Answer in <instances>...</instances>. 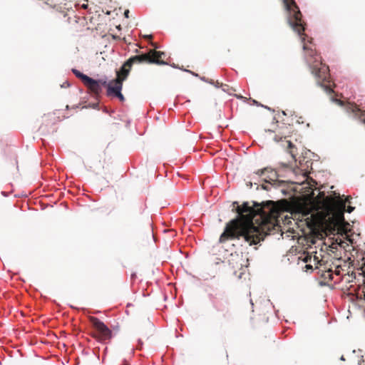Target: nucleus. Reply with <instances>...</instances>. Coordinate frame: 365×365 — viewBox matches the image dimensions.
Segmentation results:
<instances>
[{
	"instance_id": "nucleus-1",
	"label": "nucleus",
	"mask_w": 365,
	"mask_h": 365,
	"mask_svg": "<svg viewBox=\"0 0 365 365\" xmlns=\"http://www.w3.org/2000/svg\"><path fill=\"white\" fill-rule=\"evenodd\" d=\"M236 211L238 217L226 224L220 237V243L243 238L250 246L257 245L279 223L284 210L277 203L268 201L262 205L255 204L254 207L244 202L237 207Z\"/></svg>"
},
{
	"instance_id": "nucleus-2",
	"label": "nucleus",
	"mask_w": 365,
	"mask_h": 365,
	"mask_svg": "<svg viewBox=\"0 0 365 365\" xmlns=\"http://www.w3.org/2000/svg\"><path fill=\"white\" fill-rule=\"evenodd\" d=\"M334 197L325 196L324 192H320L315 198L317 209H321L324 212L322 220L331 232L339 230L343 227L345 204L350 203L349 197L343 200L339 194L334 192Z\"/></svg>"
},
{
	"instance_id": "nucleus-3",
	"label": "nucleus",
	"mask_w": 365,
	"mask_h": 365,
	"mask_svg": "<svg viewBox=\"0 0 365 365\" xmlns=\"http://www.w3.org/2000/svg\"><path fill=\"white\" fill-rule=\"evenodd\" d=\"M165 56V53L163 51L150 49L146 53L130 57L125 61V66H128V68H131V66L135 63H155L158 65H165L167 64V63L163 60Z\"/></svg>"
},
{
	"instance_id": "nucleus-4",
	"label": "nucleus",
	"mask_w": 365,
	"mask_h": 365,
	"mask_svg": "<svg viewBox=\"0 0 365 365\" xmlns=\"http://www.w3.org/2000/svg\"><path fill=\"white\" fill-rule=\"evenodd\" d=\"M90 323L95 329V332L91 335L100 341L109 340L112 337L111 330L99 319L95 317H89Z\"/></svg>"
},
{
	"instance_id": "nucleus-5",
	"label": "nucleus",
	"mask_w": 365,
	"mask_h": 365,
	"mask_svg": "<svg viewBox=\"0 0 365 365\" xmlns=\"http://www.w3.org/2000/svg\"><path fill=\"white\" fill-rule=\"evenodd\" d=\"M105 87L107 88V96H115L118 98L120 101H124L125 98L121 93L123 83L120 79H115L108 83L107 82V85Z\"/></svg>"
},
{
	"instance_id": "nucleus-6",
	"label": "nucleus",
	"mask_w": 365,
	"mask_h": 365,
	"mask_svg": "<svg viewBox=\"0 0 365 365\" xmlns=\"http://www.w3.org/2000/svg\"><path fill=\"white\" fill-rule=\"evenodd\" d=\"M83 84L92 95L97 97L102 92L101 86L107 85V81L103 79L94 80L88 77Z\"/></svg>"
},
{
	"instance_id": "nucleus-7",
	"label": "nucleus",
	"mask_w": 365,
	"mask_h": 365,
	"mask_svg": "<svg viewBox=\"0 0 365 365\" xmlns=\"http://www.w3.org/2000/svg\"><path fill=\"white\" fill-rule=\"evenodd\" d=\"M284 138L285 140H284L285 144L284 145V146L286 147L287 151L288 152V153L290 154L292 160L289 161L287 163L282 162L279 164L282 168H292V162L296 161V155H297V149L296 146L290 140H286L285 137Z\"/></svg>"
},
{
	"instance_id": "nucleus-8",
	"label": "nucleus",
	"mask_w": 365,
	"mask_h": 365,
	"mask_svg": "<svg viewBox=\"0 0 365 365\" xmlns=\"http://www.w3.org/2000/svg\"><path fill=\"white\" fill-rule=\"evenodd\" d=\"M346 109L348 113H353L354 116L365 124V111L361 110L356 104L349 103Z\"/></svg>"
},
{
	"instance_id": "nucleus-9",
	"label": "nucleus",
	"mask_w": 365,
	"mask_h": 365,
	"mask_svg": "<svg viewBox=\"0 0 365 365\" xmlns=\"http://www.w3.org/2000/svg\"><path fill=\"white\" fill-rule=\"evenodd\" d=\"M256 174L259 176H265V181L269 182L271 180L274 181L277 177V173L275 171H274L273 170H269L267 168L258 170L256 172Z\"/></svg>"
},
{
	"instance_id": "nucleus-10",
	"label": "nucleus",
	"mask_w": 365,
	"mask_h": 365,
	"mask_svg": "<svg viewBox=\"0 0 365 365\" xmlns=\"http://www.w3.org/2000/svg\"><path fill=\"white\" fill-rule=\"evenodd\" d=\"M210 298L212 300L213 307L217 312H222V316L225 317L226 314L228 312L227 307L223 306L222 303L217 300V297L210 295Z\"/></svg>"
},
{
	"instance_id": "nucleus-11",
	"label": "nucleus",
	"mask_w": 365,
	"mask_h": 365,
	"mask_svg": "<svg viewBox=\"0 0 365 365\" xmlns=\"http://www.w3.org/2000/svg\"><path fill=\"white\" fill-rule=\"evenodd\" d=\"M130 68H128V66H125V62L121 67L120 71H118L116 72V78L115 79H120V82L123 83V81L127 78V76L129 74Z\"/></svg>"
},
{
	"instance_id": "nucleus-12",
	"label": "nucleus",
	"mask_w": 365,
	"mask_h": 365,
	"mask_svg": "<svg viewBox=\"0 0 365 365\" xmlns=\"http://www.w3.org/2000/svg\"><path fill=\"white\" fill-rule=\"evenodd\" d=\"M72 72L78 78H79L82 81L83 83H84V82L89 77V76L83 74V73H81V71H79L78 70L75 69V68L72 69Z\"/></svg>"
},
{
	"instance_id": "nucleus-13",
	"label": "nucleus",
	"mask_w": 365,
	"mask_h": 365,
	"mask_svg": "<svg viewBox=\"0 0 365 365\" xmlns=\"http://www.w3.org/2000/svg\"><path fill=\"white\" fill-rule=\"evenodd\" d=\"M211 83L212 84H215V86L217 87H222V90L224 91H226L229 93H231V91H232L233 89L232 88H229V86L226 85V84H223L222 83H219L218 81H216V83H215L213 81L211 82Z\"/></svg>"
},
{
	"instance_id": "nucleus-14",
	"label": "nucleus",
	"mask_w": 365,
	"mask_h": 365,
	"mask_svg": "<svg viewBox=\"0 0 365 365\" xmlns=\"http://www.w3.org/2000/svg\"><path fill=\"white\" fill-rule=\"evenodd\" d=\"M46 3L49 4L51 7L56 8L58 7L61 4H62L63 0H46Z\"/></svg>"
},
{
	"instance_id": "nucleus-15",
	"label": "nucleus",
	"mask_w": 365,
	"mask_h": 365,
	"mask_svg": "<svg viewBox=\"0 0 365 365\" xmlns=\"http://www.w3.org/2000/svg\"><path fill=\"white\" fill-rule=\"evenodd\" d=\"M354 210V207L351 205H348L346 209V207L344 208V211L346 210L349 213H351Z\"/></svg>"
},
{
	"instance_id": "nucleus-16",
	"label": "nucleus",
	"mask_w": 365,
	"mask_h": 365,
	"mask_svg": "<svg viewBox=\"0 0 365 365\" xmlns=\"http://www.w3.org/2000/svg\"><path fill=\"white\" fill-rule=\"evenodd\" d=\"M327 276H328V277H329V279H331L332 274H331V272L330 271H328V272H327ZM324 276H325V277H327L326 274H324Z\"/></svg>"
},
{
	"instance_id": "nucleus-17",
	"label": "nucleus",
	"mask_w": 365,
	"mask_h": 365,
	"mask_svg": "<svg viewBox=\"0 0 365 365\" xmlns=\"http://www.w3.org/2000/svg\"><path fill=\"white\" fill-rule=\"evenodd\" d=\"M129 10H125V12H124V16L125 18H128L129 17Z\"/></svg>"
},
{
	"instance_id": "nucleus-18",
	"label": "nucleus",
	"mask_w": 365,
	"mask_h": 365,
	"mask_svg": "<svg viewBox=\"0 0 365 365\" xmlns=\"http://www.w3.org/2000/svg\"><path fill=\"white\" fill-rule=\"evenodd\" d=\"M88 4H83L81 5V8L83 9H88Z\"/></svg>"
},
{
	"instance_id": "nucleus-19",
	"label": "nucleus",
	"mask_w": 365,
	"mask_h": 365,
	"mask_svg": "<svg viewBox=\"0 0 365 365\" xmlns=\"http://www.w3.org/2000/svg\"><path fill=\"white\" fill-rule=\"evenodd\" d=\"M305 267L307 269H312V266L310 264H307Z\"/></svg>"
},
{
	"instance_id": "nucleus-20",
	"label": "nucleus",
	"mask_w": 365,
	"mask_h": 365,
	"mask_svg": "<svg viewBox=\"0 0 365 365\" xmlns=\"http://www.w3.org/2000/svg\"><path fill=\"white\" fill-rule=\"evenodd\" d=\"M274 140H275L277 142H278V141L282 140V138L281 137V138H278V137H277V136H275Z\"/></svg>"
},
{
	"instance_id": "nucleus-21",
	"label": "nucleus",
	"mask_w": 365,
	"mask_h": 365,
	"mask_svg": "<svg viewBox=\"0 0 365 365\" xmlns=\"http://www.w3.org/2000/svg\"><path fill=\"white\" fill-rule=\"evenodd\" d=\"M247 186H249L250 188H251L252 186V183L251 182H247Z\"/></svg>"
},
{
	"instance_id": "nucleus-22",
	"label": "nucleus",
	"mask_w": 365,
	"mask_h": 365,
	"mask_svg": "<svg viewBox=\"0 0 365 365\" xmlns=\"http://www.w3.org/2000/svg\"><path fill=\"white\" fill-rule=\"evenodd\" d=\"M326 89L328 90L329 92H332L333 91L330 88H329L327 86L326 87Z\"/></svg>"
},
{
	"instance_id": "nucleus-23",
	"label": "nucleus",
	"mask_w": 365,
	"mask_h": 365,
	"mask_svg": "<svg viewBox=\"0 0 365 365\" xmlns=\"http://www.w3.org/2000/svg\"><path fill=\"white\" fill-rule=\"evenodd\" d=\"M341 360H343V361H344V360H345V359H344V356H341Z\"/></svg>"
},
{
	"instance_id": "nucleus-24",
	"label": "nucleus",
	"mask_w": 365,
	"mask_h": 365,
	"mask_svg": "<svg viewBox=\"0 0 365 365\" xmlns=\"http://www.w3.org/2000/svg\"><path fill=\"white\" fill-rule=\"evenodd\" d=\"M123 365H129L128 363L125 362Z\"/></svg>"
}]
</instances>
